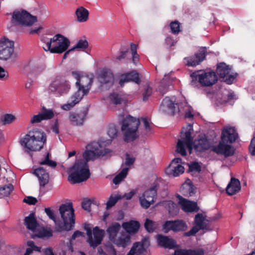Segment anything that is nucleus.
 <instances>
[{
	"instance_id": "f257e3e1",
	"label": "nucleus",
	"mask_w": 255,
	"mask_h": 255,
	"mask_svg": "<svg viewBox=\"0 0 255 255\" xmlns=\"http://www.w3.org/2000/svg\"><path fill=\"white\" fill-rule=\"evenodd\" d=\"M62 221L56 220L54 211L51 208H46L45 212L55 224L56 232L69 231L72 230L75 223L74 210L71 203L62 204L59 209Z\"/></svg>"
},
{
	"instance_id": "f03ea898",
	"label": "nucleus",
	"mask_w": 255,
	"mask_h": 255,
	"mask_svg": "<svg viewBox=\"0 0 255 255\" xmlns=\"http://www.w3.org/2000/svg\"><path fill=\"white\" fill-rule=\"evenodd\" d=\"M238 137V133L234 128L226 127L222 130L221 140L219 144L211 147V150L217 154L224 155L225 157L232 156L234 151L230 144L227 142L233 143L236 141Z\"/></svg>"
},
{
	"instance_id": "7ed1b4c3",
	"label": "nucleus",
	"mask_w": 255,
	"mask_h": 255,
	"mask_svg": "<svg viewBox=\"0 0 255 255\" xmlns=\"http://www.w3.org/2000/svg\"><path fill=\"white\" fill-rule=\"evenodd\" d=\"M46 141V136L44 132L34 129L29 131L20 140L21 145L25 148V150L39 151L43 147Z\"/></svg>"
},
{
	"instance_id": "20e7f679",
	"label": "nucleus",
	"mask_w": 255,
	"mask_h": 255,
	"mask_svg": "<svg viewBox=\"0 0 255 255\" xmlns=\"http://www.w3.org/2000/svg\"><path fill=\"white\" fill-rule=\"evenodd\" d=\"M108 142L106 141H93L86 146V150L83 154L86 161L94 160L100 157L111 154L112 150L105 147Z\"/></svg>"
},
{
	"instance_id": "39448f33",
	"label": "nucleus",
	"mask_w": 255,
	"mask_h": 255,
	"mask_svg": "<svg viewBox=\"0 0 255 255\" xmlns=\"http://www.w3.org/2000/svg\"><path fill=\"white\" fill-rule=\"evenodd\" d=\"M140 124L139 119L130 116H127L121 122V130L124 140L129 142L135 139L138 136L137 129Z\"/></svg>"
},
{
	"instance_id": "423d86ee",
	"label": "nucleus",
	"mask_w": 255,
	"mask_h": 255,
	"mask_svg": "<svg viewBox=\"0 0 255 255\" xmlns=\"http://www.w3.org/2000/svg\"><path fill=\"white\" fill-rule=\"evenodd\" d=\"M44 50L52 53H61L65 51L70 45L68 38L60 34L55 35L50 39L43 40Z\"/></svg>"
},
{
	"instance_id": "0eeeda50",
	"label": "nucleus",
	"mask_w": 255,
	"mask_h": 255,
	"mask_svg": "<svg viewBox=\"0 0 255 255\" xmlns=\"http://www.w3.org/2000/svg\"><path fill=\"white\" fill-rule=\"evenodd\" d=\"M192 131V125H189L186 128H183L181 131V139H178L177 143L176 151L182 156L186 155V148L190 153H191L193 145V138L191 136Z\"/></svg>"
},
{
	"instance_id": "6e6552de",
	"label": "nucleus",
	"mask_w": 255,
	"mask_h": 255,
	"mask_svg": "<svg viewBox=\"0 0 255 255\" xmlns=\"http://www.w3.org/2000/svg\"><path fill=\"white\" fill-rule=\"evenodd\" d=\"M191 77L192 79L191 85L194 87L197 86V82L202 86L209 87L215 84L218 80L216 73L213 71L194 72L191 74Z\"/></svg>"
},
{
	"instance_id": "1a4fd4ad",
	"label": "nucleus",
	"mask_w": 255,
	"mask_h": 255,
	"mask_svg": "<svg viewBox=\"0 0 255 255\" xmlns=\"http://www.w3.org/2000/svg\"><path fill=\"white\" fill-rule=\"evenodd\" d=\"M160 111L169 116H173L177 113H183L179 106L176 103L174 97H166L164 98L160 106Z\"/></svg>"
},
{
	"instance_id": "9d476101",
	"label": "nucleus",
	"mask_w": 255,
	"mask_h": 255,
	"mask_svg": "<svg viewBox=\"0 0 255 255\" xmlns=\"http://www.w3.org/2000/svg\"><path fill=\"white\" fill-rule=\"evenodd\" d=\"M84 228L86 231L88 236V242L91 247L95 248L100 245L104 236V231L99 230L97 227L93 229V233L91 227L89 224H85Z\"/></svg>"
},
{
	"instance_id": "9b49d317",
	"label": "nucleus",
	"mask_w": 255,
	"mask_h": 255,
	"mask_svg": "<svg viewBox=\"0 0 255 255\" xmlns=\"http://www.w3.org/2000/svg\"><path fill=\"white\" fill-rule=\"evenodd\" d=\"M12 21L21 25L30 26L37 21V18L25 10H16L13 12Z\"/></svg>"
},
{
	"instance_id": "f8f14e48",
	"label": "nucleus",
	"mask_w": 255,
	"mask_h": 255,
	"mask_svg": "<svg viewBox=\"0 0 255 255\" xmlns=\"http://www.w3.org/2000/svg\"><path fill=\"white\" fill-rule=\"evenodd\" d=\"M71 76L75 79L77 81L76 85L77 87V91L71 97V101L61 106L63 110L68 111L73 108L80 102V72L76 69H71Z\"/></svg>"
},
{
	"instance_id": "ddd939ff",
	"label": "nucleus",
	"mask_w": 255,
	"mask_h": 255,
	"mask_svg": "<svg viewBox=\"0 0 255 255\" xmlns=\"http://www.w3.org/2000/svg\"><path fill=\"white\" fill-rule=\"evenodd\" d=\"M70 89L68 82L63 77H56L51 82L48 90L50 92L57 93L61 95Z\"/></svg>"
},
{
	"instance_id": "4468645a",
	"label": "nucleus",
	"mask_w": 255,
	"mask_h": 255,
	"mask_svg": "<svg viewBox=\"0 0 255 255\" xmlns=\"http://www.w3.org/2000/svg\"><path fill=\"white\" fill-rule=\"evenodd\" d=\"M14 52V43L7 38L0 39V60L6 61L10 58Z\"/></svg>"
},
{
	"instance_id": "2eb2a0df",
	"label": "nucleus",
	"mask_w": 255,
	"mask_h": 255,
	"mask_svg": "<svg viewBox=\"0 0 255 255\" xmlns=\"http://www.w3.org/2000/svg\"><path fill=\"white\" fill-rule=\"evenodd\" d=\"M156 192L157 184H154L151 188L146 190L139 197L140 204L142 208L147 209L153 203L154 199L156 196Z\"/></svg>"
},
{
	"instance_id": "dca6fc26",
	"label": "nucleus",
	"mask_w": 255,
	"mask_h": 255,
	"mask_svg": "<svg viewBox=\"0 0 255 255\" xmlns=\"http://www.w3.org/2000/svg\"><path fill=\"white\" fill-rule=\"evenodd\" d=\"M217 73L218 75L225 79L228 84H231L235 79L237 73L233 72L231 67L225 63H221L217 67Z\"/></svg>"
},
{
	"instance_id": "f3484780",
	"label": "nucleus",
	"mask_w": 255,
	"mask_h": 255,
	"mask_svg": "<svg viewBox=\"0 0 255 255\" xmlns=\"http://www.w3.org/2000/svg\"><path fill=\"white\" fill-rule=\"evenodd\" d=\"M135 161V158L130 156L128 154H127L126 156L125 161L123 163L122 166L123 169L122 171L116 175L113 179V183L115 184H119L127 176L129 170L128 167H125V165L130 166Z\"/></svg>"
},
{
	"instance_id": "a211bd4d",
	"label": "nucleus",
	"mask_w": 255,
	"mask_h": 255,
	"mask_svg": "<svg viewBox=\"0 0 255 255\" xmlns=\"http://www.w3.org/2000/svg\"><path fill=\"white\" fill-rule=\"evenodd\" d=\"M180 158H175L172 160L169 166L166 169V174L174 177L179 176L184 172V168L180 163Z\"/></svg>"
},
{
	"instance_id": "6ab92c4d",
	"label": "nucleus",
	"mask_w": 255,
	"mask_h": 255,
	"mask_svg": "<svg viewBox=\"0 0 255 255\" xmlns=\"http://www.w3.org/2000/svg\"><path fill=\"white\" fill-rule=\"evenodd\" d=\"M187 228L186 223L182 220L167 221L163 226V230L167 233L169 230L174 232L185 231Z\"/></svg>"
},
{
	"instance_id": "aec40b11",
	"label": "nucleus",
	"mask_w": 255,
	"mask_h": 255,
	"mask_svg": "<svg viewBox=\"0 0 255 255\" xmlns=\"http://www.w3.org/2000/svg\"><path fill=\"white\" fill-rule=\"evenodd\" d=\"M98 80L102 86L107 85L110 86L114 83V75L110 69H103L99 73Z\"/></svg>"
},
{
	"instance_id": "412c9836",
	"label": "nucleus",
	"mask_w": 255,
	"mask_h": 255,
	"mask_svg": "<svg viewBox=\"0 0 255 255\" xmlns=\"http://www.w3.org/2000/svg\"><path fill=\"white\" fill-rule=\"evenodd\" d=\"M68 180L72 184L80 183V159L76 160L74 164L69 169Z\"/></svg>"
},
{
	"instance_id": "4be33fe9",
	"label": "nucleus",
	"mask_w": 255,
	"mask_h": 255,
	"mask_svg": "<svg viewBox=\"0 0 255 255\" xmlns=\"http://www.w3.org/2000/svg\"><path fill=\"white\" fill-rule=\"evenodd\" d=\"M93 79L94 75L92 74L81 75V92L83 93V96L87 95L89 93Z\"/></svg>"
},
{
	"instance_id": "5701e85b",
	"label": "nucleus",
	"mask_w": 255,
	"mask_h": 255,
	"mask_svg": "<svg viewBox=\"0 0 255 255\" xmlns=\"http://www.w3.org/2000/svg\"><path fill=\"white\" fill-rule=\"evenodd\" d=\"M179 204L181 205L182 209L186 212H197L199 208L196 202H192L183 198L178 196Z\"/></svg>"
},
{
	"instance_id": "b1692460",
	"label": "nucleus",
	"mask_w": 255,
	"mask_h": 255,
	"mask_svg": "<svg viewBox=\"0 0 255 255\" xmlns=\"http://www.w3.org/2000/svg\"><path fill=\"white\" fill-rule=\"evenodd\" d=\"M193 145L195 150L197 152L208 149L210 144L209 140L205 136H202L194 140Z\"/></svg>"
},
{
	"instance_id": "393cba45",
	"label": "nucleus",
	"mask_w": 255,
	"mask_h": 255,
	"mask_svg": "<svg viewBox=\"0 0 255 255\" xmlns=\"http://www.w3.org/2000/svg\"><path fill=\"white\" fill-rule=\"evenodd\" d=\"M33 173L38 178L40 186L44 187L49 182V174L42 167L34 170Z\"/></svg>"
},
{
	"instance_id": "a878e982",
	"label": "nucleus",
	"mask_w": 255,
	"mask_h": 255,
	"mask_svg": "<svg viewBox=\"0 0 255 255\" xmlns=\"http://www.w3.org/2000/svg\"><path fill=\"white\" fill-rule=\"evenodd\" d=\"M205 55L203 52L195 54L194 55L184 58L185 63L189 66H195L203 61Z\"/></svg>"
},
{
	"instance_id": "bb28decb",
	"label": "nucleus",
	"mask_w": 255,
	"mask_h": 255,
	"mask_svg": "<svg viewBox=\"0 0 255 255\" xmlns=\"http://www.w3.org/2000/svg\"><path fill=\"white\" fill-rule=\"evenodd\" d=\"M53 235L52 230L48 228L41 227L40 226L36 229L31 235L32 238L38 237L42 239H47L52 237Z\"/></svg>"
},
{
	"instance_id": "cd10ccee",
	"label": "nucleus",
	"mask_w": 255,
	"mask_h": 255,
	"mask_svg": "<svg viewBox=\"0 0 255 255\" xmlns=\"http://www.w3.org/2000/svg\"><path fill=\"white\" fill-rule=\"evenodd\" d=\"M240 190L241 184L240 181L235 178H232L226 188L227 194L230 195H232L236 194L240 191Z\"/></svg>"
},
{
	"instance_id": "c85d7f7f",
	"label": "nucleus",
	"mask_w": 255,
	"mask_h": 255,
	"mask_svg": "<svg viewBox=\"0 0 255 255\" xmlns=\"http://www.w3.org/2000/svg\"><path fill=\"white\" fill-rule=\"evenodd\" d=\"M113 243L118 246L125 248L129 245L130 237L127 233L123 232L114 240Z\"/></svg>"
},
{
	"instance_id": "c756f323",
	"label": "nucleus",
	"mask_w": 255,
	"mask_h": 255,
	"mask_svg": "<svg viewBox=\"0 0 255 255\" xmlns=\"http://www.w3.org/2000/svg\"><path fill=\"white\" fill-rule=\"evenodd\" d=\"M158 244L165 248H173L176 246V243L173 239L167 237L158 235L157 236Z\"/></svg>"
},
{
	"instance_id": "7c9ffc66",
	"label": "nucleus",
	"mask_w": 255,
	"mask_h": 255,
	"mask_svg": "<svg viewBox=\"0 0 255 255\" xmlns=\"http://www.w3.org/2000/svg\"><path fill=\"white\" fill-rule=\"evenodd\" d=\"M24 223L26 228L31 230L33 233L36 231V229L39 226L33 214L25 218Z\"/></svg>"
},
{
	"instance_id": "2f4dec72",
	"label": "nucleus",
	"mask_w": 255,
	"mask_h": 255,
	"mask_svg": "<svg viewBox=\"0 0 255 255\" xmlns=\"http://www.w3.org/2000/svg\"><path fill=\"white\" fill-rule=\"evenodd\" d=\"M122 227L126 230L125 233L128 234H134L139 229V224L137 221H130L128 222L124 223Z\"/></svg>"
},
{
	"instance_id": "473e14b6",
	"label": "nucleus",
	"mask_w": 255,
	"mask_h": 255,
	"mask_svg": "<svg viewBox=\"0 0 255 255\" xmlns=\"http://www.w3.org/2000/svg\"><path fill=\"white\" fill-rule=\"evenodd\" d=\"M146 252L144 247L140 242L135 243L127 255H143Z\"/></svg>"
},
{
	"instance_id": "72a5a7b5",
	"label": "nucleus",
	"mask_w": 255,
	"mask_h": 255,
	"mask_svg": "<svg viewBox=\"0 0 255 255\" xmlns=\"http://www.w3.org/2000/svg\"><path fill=\"white\" fill-rule=\"evenodd\" d=\"M194 221L195 225L201 229L203 230L207 228L209 221L202 214H197L195 216Z\"/></svg>"
},
{
	"instance_id": "f704fd0d",
	"label": "nucleus",
	"mask_w": 255,
	"mask_h": 255,
	"mask_svg": "<svg viewBox=\"0 0 255 255\" xmlns=\"http://www.w3.org/2000/svg\"><path fill=\"white\" fill-rule=\"evenodd\" d=\"M129 81H132L136 83H139L140 79L139 78L138 73L135 71L128 73L124 79L120 80L119 84L121 86H123L125 82H127Z\"/></svg>"
},
{
	"instance_id": "c9c22d12",
	"label": "nucleus",
	"mask_w": 255,
	"mask_h": 255,
	"mask_svg": "<svg viewBox=\"0 0 255 255\" xmlns=\"http://www.w3.org/2000/svg\"><path fill=\"white\" fill-rule=\"evenodd\" d=\"M88 161L81 162V182H84L88 180L91 175Z\"/></svg>"
},
{
	"instance_id": "e433bc0d",
	"label": "nucleus",
	"mask_w": 255,
	"mask_h": 255,
	"mask_svg": "<svg viewBox=\"0 0 255 255\" xmlns=\"http://www.w3.org/2000/svg\"><path fill=\"white\" fill-rule=\"evenodd\" d=\"M204 251L202 249L197 250L177 249L175 251L174 255H204Z\"/></svg>"
},
{
	"instance_id": "4c0bfd02",
	"label": "nucleus",
	"mask_w": 255,
	"mask_h": 255,
	"mask_svg": "<svg viewBox=\"0 0 255 255\" xmlns=\"http://www.w3.org/2000/svg\"><path fill=\"white\" fill-rule=\"evenodd\" d=\"M171 84V80L168 75H165L160 83L158 88L159 92L162 94H164L167 91L168 86Z\"/></svg>"
},
{
	"instance_id": "58836bf2",
	"label": "nucleus",
	"mask_w": 255,
	"mask_h": 255,
	"mask_svg": "<svg viewBox=\"0 0 255 255\" xmlns=\"http://www.w3.org/2000/svg\"><path fill=\"white\" fill-rule=\"evenodd\" d=\"M121 226L119 223H115L108 229L107 231L109 234L110 239L113 242L117 238L116 236Z\"/></svg>"
},
{
	"instance_id": "ea45409f",
	"label": "nucleus",
	"mask_w": 255,
	"mask_h": 255,
	"mask_svg": "<svg viewBox=\"0 0 255 255\" xmlns=\"http://www.w3.org/2000/svg\"><path fill=\"white\" fill-rule=\"evenodd\" d=\"M91 48L89 47V43L86 39H81V56H90V52Z\"/></svg>"
},
{
	"instance_id": "a19ab883",
	"label": "nucleus",
	"mask_w": 255,
	"mask_h": 255,
	"mask_svg": "<svg viewBox=\"0 0 255 255\" xmlns=\"http://www.w3.org/2000/svg\"><path fill=\"white\" fill-rule=\"evenodd\" d=\"M183 192L184 195H189V196H192L194 194V189L190 180H187L183 184Z\"/></svg>"
},
{
	"instance_id": "79ce46f5",
	"label": "nucleus",
	"mask_w": 255,
	"mask_h": 255,
	"mask_svg": "<svg viewBox=\"0 0 255 255\" xmlns=\"http://www.w3.org/2000/svg\"><path fill=\"white\" fill-rule=\"evenodd\" d=\"M95 200L94 198L89 199L88 198H84L81 203L82 208L86 211L90 213L91 211V204H95Z\"/></svg>"
},
{
	"instance_id": "37998d69",
	"label": "nucleus",
	"mask_w": 255,
	"mask_h": 255,
	"mask_svg": "<svg viewBox=\"0 0 255 255\" xmlns=\"http://www.w3.org/2000/svg\"><path fill=\"white\" fill-rule=\"evenodd\" d=\"M157 224L153 221L146 219L144 223V227L148 232H153L157 228Z\"/></svg>"
},
{
	"instance_id": "c03bdc74",
	"label": "nucleus",
	"mask_w": 255,
	"mask_h": 255,
	"mask_svg": "<svg viewBox=\"0 0 255 255\" xmlns=\"http://www.w3.org/2000/svg\"><path fill=\"white\" fill-rule=\"evenodd\" d=\"M40 113L44 120L51 119L54 116V113L52 109H48L44 107L42 108Z\"/></svg>"
},
{
	"instance_id": "a18cd8bd",
	"label": "nucleus",
	"mask_w": 255,
	"mask_h": 255,
	"mask_svg": "<svg viewBox=\"0 0 255 255\" xmlns=\"http://www.w3.org/2000/svg\"><path fill=\"white\" fill-rule=\"evenodd\" d=\"M139 121L140 123H143L145 132L147 133L150 132L152 128V123L150 120L146 117H142Z\"/></svg>"
},
{
	"instance_id": "49530a36",
	"label": "nucleus",
	"mask_w": 255,
	"mask_h": 255,
	"mask_svg": "<svg viewBox=\"0 0 255 255\" xmlns=\"http://www.w3.org/2000/svg\"><path fill=\"white\" fill-rule=\"evenodd\" d=\"M13 190L12 184H9L0 188V193L4 197L8 196Z\"/></svg>"
},
{
	"instance_id": "de8ad7c7",
	"label": "nucleus",
	"mask_w": 255,
	"mask_h": 255,
	"mask_svg": "<svg viewBox=\"0 0 255 255\" xmlns=\"http://www.w3.org/2000/svg\"><path fill=\"white\" fill-rule=\"evenodd\" d=\"M109 99L110 101L115 105L120 104L123 101L121 96L117 93H113L111 94L109 97Z\"/></svg>"
},
{
	"instance_id": "09e8293b",
	"label": "nucleus",
	"mask_w": 255,
	"mask_h": 255,
	"mask_svg": "<svg viewBox=\"0 0 255 255\" xmlns=\"http://www.w3.org/2000/svg\"><path fill=\"white\" fill-rule=\"evenodd\" d=\"M27 245L29 248L27 249L26 253L24 255H30L33 251L40 252L41 248L35 246L33 241H29L27 242Z\"/></svg>"
},
{
	"instance_id": "8fccbe9b",
	"label": "nucleus",
	"mask_w": 255,
	"mask_h": 255,
	"mask_svg": "<svg viewBox=\"0 0 255 255\" xmlns=\"http://www.w3.org/2000/svg\"><path fill=\"white\" fill-rule=\"evenodd\" d=\"M122 198V196L120 195H117L115 196H111L109 200L107 202V208L109 209L114 206L118 201Z\"/></svg>"
},
{
	"instance_id": "3c124183",
	"label": "nucleus",
	"mask_w": 255,
	"mask_h": 255,
	"mask_svg": "<svg viewBox=\"0 0 255 255\" xmlns=\"http://www.w3.org/2000/svg\"><path fill=\"white\" fill-rule=\"evenodd\" d=\"M118 133V130L116 127L114 125H110L108 130V134L111 138H114L117 137Z\"/></svg>"
},
{
	"instance_id": "603ef678",
	"label": "nucleus",
	"mask_w": 255,
	"mask_h": 255,
	"mask_svg": "<svg viewBox=\"0 0 255 255\" xmlns=\"http://www.w3.org/2000/svg\"><path fill=\"white\" fill-rule=\"evenodd\" d=\"M41 165H47L49 166L54 167L56 166V162L49 159V153H48L45 157V159L41 160L39 162Z\"/></svg>"
},
{
	"instance_id": "864d4df0",
	"label": "nucleus",
	"mask_w": 255,
	"mask_h": 255,
	"mask_svg": "<svg viewBox=\"0 0 255 255\" xmlns=\"http://www.w3.org/2000/svg\"><path fill=\"white\" fill-rule=\"evenodd\" d=\"M79 119L80 116L78 114L74 112L70 113L69 120L73 125L78 126Z\"/></svg>"
},
{
	"instance_id": "5fc2aeb1",
	"label": "nucleus",
	"mask_w": 255,
	"mask_h": 255,
	"mask_svg": "<svg viewBox=\"0 0 255 255\" xmlns=\"http://www.w3.org/2000/svg\"><path fill=\"white\" fill-rule=\"evenodd\" d=\"M89 11L83 6H81V22L87 21L89 19Z\"/></svg>"
},
{
	"instance_id": "6e6d98bb",
	"label": "nucleus",
	"mask_w": 255,
	"mask_h": 255,
	"mask_svg": "<svg viewBox=\"0 0 255 255\" xmlns=\"http://www.w3.org/2000/svg\"><path fill=\"white\" fill-rule=\"evenodd\" d=\"M170 27L171 32L174 34H178L180 31L179 23L177 21L172 22L170 24Z\"/></svg>"
},
{
	"instance_id": "4d7b16f0",
	"label": "nucleus",
	"mask_w": 255,
	"mask_h": 255,
	"mask_svg": "<svg viewBox=\"0 0 255 255\" xmlns=\"http://www.w3.org/2000/svg\"><path fill=\"white\" fill-rule=\"evenodd\" d=\"M15 120V117L12 114L5 115L2 120L3 125L10 124Z\"/></svg>"
},
{
	"instance_id": "13d9d810",
	"label": "nucleus",
	"mask_w": 255,
	"mask_h": 255,
	"mask_svg": "<svg viewBox=\"0 0 255 255\" xmlns=\"http://www.w3.org/2000/svg\"><path fill=\"white\" fill-rule=\"evenodd\" d=\"M167 205L169 207L168 211L171 215H174L177 213V208L175 203L172 201H168L167 203Z\"/></svg>"
},
{
	"instance_id": "bf43d9fd",
	"label": "nucleus",
	"mask_w": 255,
	"mask_h": 255,
	"mask_svg": "<svg viewBox=\"0 0 255 255\" xmlns=\"http://www.w3.org/2000/svg\"><path fill=\"white\" fill-rule=\"evenodd\" d=\"M151 88L149 86H147L143 93V101H146L148 98L151 96Z\"/></svg>"
},
{
	"instance_id": "052dcab7",
	"label": "nucleus",
	"mask_w": 255,
	"mask_h": 255,
	"mask_svg": "<svg viewBox=\"0 0 255 255\" xmlns=\"http://www.w3.org/2000/svg\"><path fill=\"white\" fill-rule=\"evenodd\" d=\"M42 116L41 113H39L38 115H34L31 119L30 123L32 124H37L40 123L42 121H43Z\"/></svg>"
},
{
	"instance_id": "680f3d73",
	"label": "nucleus",
	"mask_w": 255,
	"mask_h": 255,
	"mask_svg": "<svg viewBox=\"0 0 255 255\" xmlns=\"http://www.w3.org/2000/svg\"><path fill=\"white\" fill-rule=\"evenodd\" d=\"M104 255H116V251L112 245L108 246Z\"/></svg>"
},
{
	"instance_id": "e2e57ef3",
	"label": "nucleus",
	"mask_w": 255,
	"mask_h": 255,
	"mask_svg": "<svg viewBox=\"0 0 255 255\" xmlns=\"http://www.w3.org/2000/svg\"><path fill=\"white\" fill-rule=\"evenodd\" d=\"M189 170L193 171H200L201 170V166L197 162H194L189 165Z\"/></svg>"
},
{
	"instance_id": "0e129e2a",
	"label": "nucleus",
	"mask_w": 255,
	"mask_h": 255,
	"mask_svg": "<svg viewBox=\"0 0 255 255\" xmlns=\"http://www.w3.org/2000/svg\"><path fill=\"white\" fill-rule=\"evenodd\" d=\"M23 202L29 205H35L37 203V200L33 197L28 196L23 199Z\"/></svg>"
},
{
	"instance_id": "69168bd1",
	"label": "nucleus",
	"mask_w": 255,
	"mask_h": 255,
	"mask_svg": "<svg viewBox=\"0 0 255 255\" xmlns=\"http://www.w3.org/2000/svg\"><path fill=\"white\" fill-rule=\"evenodd\" d=\"M73 253V248L71 244L70 243L67 245L66 250L63 251V255H72Z\"/></svg>"
},
{
	"instance_id": "338daca9",
	"label": "nucleus",
	"mask_w": 255,
	"mask_h": 255,
	"mask_svg": "<svg viewBox=\"0 0 255 255\" xmlns=\"http://www.w3.org/2000/svg\"><path fill=\"white\" fill-rule=\"evenodd\" d=\"M200 230H201L200 228H199V227L196 226L192 228V229H191L189 231L185 233V235L189 237L191 236L194 235L196 233H197Z\"/></svg>"
},
{
	"instance_id": "774afa93",
	"label": "nucleus",
	"mask_w": 255,
	"mask_h": 255,
	"mask_svg": "<svg viewBox=\"0 0 255 255\" xmlns=\"http://www.w3.org/2000/svg\"><path fill=\"white\" fill-rule=\"evenodd\" d=\"M249 150L250 153L253 155H255V137L252 138L250 147Z\"/></svg>"
}]
</instances>
